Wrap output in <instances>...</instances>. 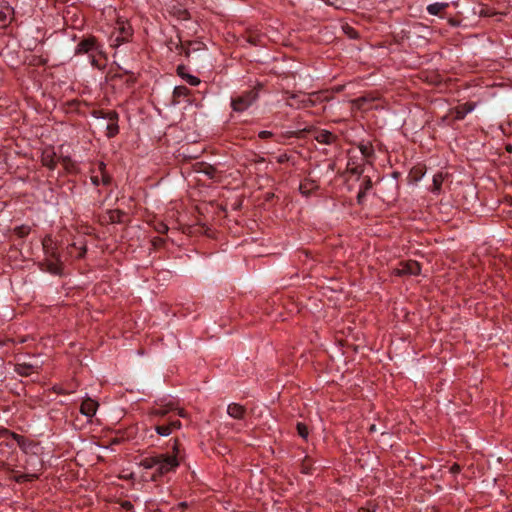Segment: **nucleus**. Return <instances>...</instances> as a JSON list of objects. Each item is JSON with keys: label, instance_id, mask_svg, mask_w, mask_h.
<instances>
[{"label": "nucleus", "instance_id": "40", "mask_svg": "<svg viewBox=\"0 0 512 512\" xmlns=\"http://www.w3.org/2000/svg\"><path fill=\"white\" fill-rule=\"evenodd\" d=\"M100 180L103 185H108L111 182L110 176L108 174H106L105 172L102 173V177Z\"/></svg>", "mask_w": 512, "mask_h": 512}, {"label": "nucleus", "instance_id": "51", "mask_svg": "<svg viewBox=\"0 0 512 512\" xmlns=\"http://www.w3.org/2000/svg\"><path fill=\"white\" fill-rule=\"evenodd\" d=\"M178 414H179V416H181V417H184V416H185V413H184V410H183V409H179V410H178Z\"/></svg>", "mask_w": 512, "mask_h": 512}, {"label": "nucleus", "instance_id": "4", "mask_svg": "<svg viewBox=\"0 0 512 512\" xmlns=\"http://www.w3.org/2000/svg\"><path fill=\"white\" fill-rule=\"evenodd\" d=\"M101 46L97 43L95 37H88L81 40L76 47L75 54H87L90 55L94 52H100Z\"/></svg>", "mask_w": 512, "mask_h": 512}, {"label": "nucleus", "instance_id": "31", "mask_svg": "<svg viewBox=\"0 0 512 512\" xmlns=\"http://www.w3.org/2000/svg\"><path fill=\"white\" fill-rule=\"evenodd\" d=\"M297 432L299 434V436H301L303 439H307L308 438V427L303 424V423H298L297 424Z\"/></svg>", "mask_w": 512, "mask_h": 512}, {"label": "nucleus", "instance_id": "25", "mask_svg": "<svg viewBox=\"0 0 512 512\" xmlns=\"http://www.w3.org/2000/svg\"><path fill=\"white\" fill-rule=\"evenodd\" d=\"M78 387V383H76L75 385H73V387H71L69 390L67 389H64L62 386L60 385H55L53 386V391L57 394H60V395H68V394H72L76 391Z\"/></svg>", "mask_w": 512, "mask_h": 512}, {"label": "nucleus", "instance_id": "32", "mask_svg": "<svg viewBox=\"0 0 512 512\" xmlns=\"http://www.w3.org/2000/svg\"><path fill=\"white\" fill-rule=\"evenodd\" d=\"M170 456H176L177 460L180 461L181 453H180V442L178 439H174V443L172 446V454Z\"/></svg>", "mask_w": 512, "mask_h": 512}, {"label": "nucleus", "instance_id": "45", "mask_svg": "<svg viewBox=\"0 0 512 512\" xmlns=\"http://www.w3.org/2000/svg\"><path fill=\"white\" fill-rule=\"evenodd\" d=\"M15 341L13 339L7 338L5 340H0V345H7L8 343H14Z\"/></svg>", "mask_w": 512, "mask_h": 512}, {"label": "nucleus", "instance_id": "21", "mask_svg": "<svg viewBox=\"0 0 512 512\" xmlns=\"http://www.w3.org/2000/svg\"><path fill=\"white\" fill-rule=\"evenodd\" d=\"M30 232H31V227L29 225H25V224L17 226L13 229V233L19 238H24V237L28 236Z\"/></svg>", "mask_w": 512, "mask_h": 512}, {"label": "nucleus", "instance_id": "54", "mask_svg": "<svg viewBox=\"0 0 512 512\" xmlns=\"http://www.w3.org/2000/svg\"><path fill=\"white\" fill-rule=\"evenodd\" d=\"M19 343H24L25 342V339L24 338H21L18 340Z\"/></svg>", "mask_w": 512, "mask_h": 512}, {"label": "nucleus", "instance_id": "5", "mask_svg": "<svg viewBox=\"0 0 512 512\" xmlns=\"http://www.w3.org/2000/svg\"><path fill=\"white\" fill-rule=\"evenodd\" d=\"M421 272L420 264L414 260L400 262L399 266L394 269V273L398 276L403 275H419Z\"/></svg>", "mask_w": 512, "mask_h": 512}, {"label": "nucleus", "instance_id": "13", "mask_svg": "<svg viewBox=\"0 0 512 512\" xmlns=\"http://www.w3.org/2000/svg\"><path fill=\"white\" fill-rule=\"evenodd\" d=\"M42 248L45 256L59 255L57 246L51 235H46L42 239Z\"/></svg>", "mask_w": 512, "mask_h": 512}, {"label": "nucleus", "instance_id": "35", "mask_svg": "<svg viewBox=\"0 0 512 512\" xmlns=\"http://www.w3.org/2000/svg\"><path fill=\"white\" fill-rule=\"evenodd\" d=\"M411 174L414 176L415 180L418 181L424 176V172L421 167H416L411 171Z\"/></svg>", "mask_w": 512, "mask_h": 512}, {"label": "nucleus", "instance_id": "27", "mask_svg": "<svg viewBox=\"0 0 512 512\" xmlns=\"http://www.w3.org/2000/svg\"><path fill=\"white\" fill-rule=\"evenodd\" d=\"M0 437H12L14 440L17 441L18 444H20L23 440V437L21 435H18L14 432H10L7 429H2L0 431Z\"/></svg>", "mask_w": 512, "mask_h": 512}, {"label": "nucleus", "instance_id": "9", "mask_svg": "<svg viewBox=\"0 0 512 512\" xmlns=\"http://www.w3.org/2000/svg\"><path fill=\"white\" fill-rule=\"evenodd\" d=\"M98 407L99 403L96 400L87 396L81 403L80 413L90 419L93 416H95Z\"/></svg>", "mask_w": 512, "mask_h": 512}, {"label": "nucleus", "instance_id": "7", "mask_svg": "<svg viewBox=\"0 0 512 512\" xmlns=\"http://www.w3.org/2000/svg\"><path fill=\"white\" fill-rule=\"evenodd\" d=\"M42 367V362H21L15 365V372L20 376H30L34 373H38Z\"/></svg>", "mask_w": 512, "mask_h": 512}, {"label": "nucleus", "instance_id": "33", "mask_svg": "<svg viewBox=\"0 0 512 512\" xmlns=\"http://www.w3.org/2000/svg\"><path fill=\"white\" fill-rule=\"evenodd\" d=\"M377 505L374 503H367L366 506H362L359 508V512H376Z\"/></svg>", "mask_w": 512, "mask_h": 512}, {"label": "nucleus", "instance_id": "29", "mask_svg": "<svg viewBox=\"0 0 512 512\" xmlns=\"http://www.w3.org/2000/svg\"><path fill=\"white\" fill-rule=\"evenodd\" d=\"M36 478H37L36 474H20V475L15 476V481L18 483H23L26 481H33Z\"/></svg>", "mask_w": 512, "mask_h": 512}, {"label": "nucleus", "instance_id": "39", "mask_svg": "<svg viewBox=\"0 0 512 512\" xmlns=\"http://www.w3.org/2000/svg\"><path fill=\"white\" fill-rule=\"evenodd\" d=\"M273 133L271 131H267V130H263V131H260L258 136L261 138V139H267V138H270L272 137Z\"/></svg>", "mask_w": 512, "mask_h": 512}, {"label": "nucleus", "instance_id": "57", "mask_svg": "<svg viewBox=\"0 0 512 512\" xmlns=\"http://www.w3.org/2000/svg\"><path fill=\"white\" fill-rule=\"evenodd\" d=\"M348 34L350 35V37L354 36L353 34H351V31H348Z\"/></svg>", "mask_w": 512, "mask_h": 512}, {"label": "nucleus", "instance_id": "50", "mask_svg": "<svg viewBox=\"0 0 512 512\" xmlns=\"http://www.w3.org/2000/svg\"><path fill=\"white\" fill-rule=\"evenodd\" d=\"M182 49H183V51H184L185 56H186V57H189V55H190V51H189V49H184L183 47H182Z\"/></svg>", "mask_w": 512, "mask_h": 512}, {"label": "nucleus", "instance_id": "48", "mask_svg": "<svg viewBox=\"0 0 512 512\" xmlns=\"http://www.w3.org/2000/svg\"><path fill=\"white\" fill-rule=\"evenodd\" d=\"M369 431H370L371 433L376 432V431H377L376 425H375V424H372V425L369 427Z\"/></svg>", "mask_w": 512, "mask_h": 512}, {"label": "nucleus", "instance_id": "56", "mask_svg": "<svg viewBox=\"0 0 512 512\" xmlns=\"http://www.w3.org/2000/svg\"><path fill=\"white\" fill-rule=\"evenodd\" d=\"M0 20H4V15L0 13Z\"/></svg>", "mask_w": 512, "mask_h": 512}, {"label": "nucleus", "instance_id": "43", "mask_svg": "<svg viewBox=\"0 0 512 512\" xmlns=\"http://www.w3.org/2000/svg\"><path fill=\"white\" fill-rule=\"evenodd\" d=\"M91 182H92L93 185L99 186L100 183H101V180H100V178L98 176H92L91 177Z\"/></svg>", "mask_w": 512, "mask_h": 512}, {"label": "nucleus", "instance_id": "20", "mask_svg": "<svg viewBox=\"0 0 512 512\" xmlns=\"http://www.w3.org/2000/svg\"><path fill=\"white\" fill-rule=\"evenodd\" d=\"M444 181V176L442 173H437L433 176L432 181V189L431 191L435 194H439L441 191V187Z\"/></svg>", "mask_w": 512, "mask_h": 512}, {"label": "nucleus", "instance_id": "24", "mask_svg": "<svg viewBox=\"0 0 512 512\" xmlns=\"http://www.w3.org/2000/svg\"><path fill=\"white\" fill-rule=\"evenodd\" d=\"M61 163L67 172L73 173L76 171V164L69 156L62 157Z\"/></svg>", "mask_w": 512, "mask_h": 512}, {"label": "nucleus", "instance_id": "49", "mask_svg": "<svg viewBox=\"0 0 512 512\" xmlns=\"http://www.w3.org/2000/svg\"><path fill=\"white\" fill-rule=\"evenodd\" d=\"M99 169H100L101 173L105 172L104 171L105 170V164L103 162H100Z\"/></svg>", "mask_w": 512, "mask_h": 512}, {"label": "nucleus", "instance_id": "36", "mask_svg": "<svg viewBox=\"0 0 512 512\" xmlns=\"http://www.w3.org/2000/svg\"><path fill=\"white\" fill-rule=\"evenodd\" d=\"M372 187V180L370 177H365L362 182V189L363 191H368Z\"/></svg>", "mask_w": 512, "mask_h": 512}, {"label": "nucleus", "instance_id": "44", "mask_svg": "<svg viewBox=\"0 0 512 512\" xmlns=\"http://www.w3.org/2000/svg\"><path fill=\"white\" fill-rule=\"evenodd\" d=\"M5 379V368L3 364H0V382Z\"/></svg>", "mask_w": 512, "mask_h": 512}, {"label": "nucleus", "instance_id": "42", "mask_svg": "<svg viewBox=\"0 0 512 512\" xmlns=\"http://www.w3.org/2000/svg\"><path fill=\"white\" fill-rule=\"evenodd\" d=\"M93 115L96 118H105L106 119V113L104 111H102V110L94 111Z\"/></svg>", "mask_w": 512, "mask_h": 512}, {"label": "nucleus", "instance_id": "37", "mask_svg": "<svg viewBox=\"0 0 512 512\" xmlns=\"http://www.w3.org/2000/svg\"><path fill=\"white\" fill-rule=\"evenodd\" d=\"M156 230L157 232L164 234L168 232L169 228L165 223L161 222L157 224Z\"/></svg>", "mask_w": 512, "mask_h": 512}, {"label": "nucleus", "instance_id": "38", "mask_svg": "<svg viewBox=\"0 0 512 512\" xmlns=\"http://www.w3.org/2000/svg\"><path fill=\"white\" fill-rule=\"evenodd\" d=\"M348 167H349V171L352 173V174H356V175H360L363 170L360 166H355V167H352L350 163H348Z\"/></svg>", "mask_w": 512, "mask_h": 512}, {"label": "nucleus", "instance_id": "2", "mask_svg": "<svg viewBox=\"0 0 512 512\" xmlns=\"http://www.w3.org/2000/svg\"><path fill=\"white\" fill-rule=\"evenodd\" d=\"M262 85L258 83L250 90L244 91L240 95L231 98V108L233 111L242 113L249 109L259 98V92Z\"/></svg>", "mask_w": 512, "mask_h": 512}, {"label": "nucleus", "instance_id": "17", "mask_svg": "<svg viewBox=\"0 0 512 512\" xmlns=\"http://www.w3.org/2000/svg\"><path fill=\"white\" fill-rule=\"evenodd\" d=\"M315 139L322 144H332L336 140V136L327 130H322L317 133Z\"/></svg>", "mask_w": 512, "mask_h": 512}, {"label": "nucleus", "instance_id": "53", "mask_svg": "<svg viewBox=\"0 0 512 512\" xmlns=\"http://www.w3.org/2000/svg\"><path fill=\"white\" fill-rule=\"evenodd\" d=\"M179 507H182V508L186 507V503L185 502L179 503Z\"/></svg>", "mask_w": 512, "mask_h": 512}, {"label": "nucleus", "instance_id": "14", "mask_svg": "<svg viewBox=\"0 0 512 512\" xmlns=\"http://www.w3.org/2000/svg\"><path fill=\"white\" fill-rule=\"evenodd\" d=\"M175 409L174 404L172 402H169L165 405H162L160 403H156L150 411V415L152 416H159L163 417L166 414H168L170 411H173Z\"/></svg>", "mask_w": 512, "mask_h": 512}, {"label": "nucleus", "instance_id": "1", "mask_svg": "<svg viewBox=\"0 0 512 512\" xmlns=\"http://www.w3.org/2000/svg\"><path fill=\"white\" fill-rule=\"evenodd\" d=\"M139 466L145 470H153L151 480L157 481L167 473L175 471L179 466V460L168 453L153 454L141 459Z\"/></svg>", "mask_w": 512, "mask_h": 512}, {"label": "nucleus", "instance_id": "28", "mask_svg": "<svg viewBox=\"0 0 512 512\" xmlns=\"http://www.w3.org/2000/svg\"><path fill=\"white\" fill-rule=\"evenodd\" d=\"M0 437H12L14 440L17 441L18 444H20L23 440V437L21 435H18L14 432H10L7 429H2L0 431Z\"/></svg>", "mask_w": 512, "mask_h": 512}, {"label": "nucleus", "instance_id": "18", "mask_svg": "<svg viewBox=\"0 0 512 512\" xmlns=\"http://www.w3.org/2000/svg\"><path fill=\"white\" fill-rule=\"evenodd\" d=\"M448 3L446 2H435L432 4H429L427 6V12L430 15H440L443 10H445L448 7Z\"/></svg>", "mask_w": 512, "mask_h": 512}, {"label": "nucleus", "instance_id": "19", "mask_svg": "<svg viewBox=\"0 0 512 512\" xmlns=\"http://www.w3.org/2000/svg\"><path fill=\"white\" fill-rule=\"evenodd\" d=\"M358 148H359L362 156L366 160H368L369 158H371L374 155V149H373L372 144H370V143H363V142H361L358 145Z\"/></svg>", "mask_w": 512, "mask_h": 512}, {"label": "nucleus", "instance_id": "22", "mask_svg": "<svg viewBox=\"0 0 512 512\" xmlns=\"http://www.w3.org/2000/svg\"><path fill=\"white\" fill-rule=\"evenodd\" d=\"M316 188L317 185H315L314 181H304L299 186L300 192L305 196H308L309 193Z\"/></svg>", "mask_w": 512, "mask_h": 512}, {"label": "nucleus", "instance_id": "11", "mask_svg": "<svg viewBox=\"0 0 512 512\" xmlns=\"http://www.w3.org/2000/svg\"><path fill=\"white\" fill-rule=\"evenodd\" d=\"M41 163L50 170H54L57 165L56 152L52 147L43 149L41 154Z\"/></svg>", "mask_w": 512, "mask_h": 512}, {"label": "nucleus", "instance_id": "58", "mask_svg": "<svg viewBox=\"0 0 512 512\" xmlns=\"http://www.w3.org/2000/svg\"><path fill=\"white\" fill-rule=\"evenodd\" d=\"M348 34L350 35V37L354 36L353 34H351V31H348Z\"/></svg>", "mask_w": 512, "mask_h": 512}, {"label": "nucleus", "instance_id": "26", "mask_svg": "<svg viewBox=\"0 0 512 512\" xmlns=\"http://www.w3.org/2000/svg\"><path fill=\"white\" fill-rule=\"evenodd\" d=\"M190 90L186 87V86H183V85H180V86H176L173 90V95L174 97H186L188 96Z\"/></svg>", "mask_w": 512, "mask_h": 512}, {"label": "nucleus", "instance_id": "23", "mask_svg": "<svg viewBox=\"0 0 512 512\" xmlns=\"http://www.w3.org/2000/svg\"><path fill=\"white\" fill-rule=\"evenodd\" d=\"M107 214L111 223H120L122 221L123 212L119 209L109 210Z\"/></svg>", "mask_w": 512, "mask_h": 512}, {"label": "nucleus", "instance_id": "15", "mask_svg": "<svg viewBox=\"0 0 512 512\" xmlns=\"http://www.w3.org/2000/svg\"><path fill=\"white\" fill-rule=\"evenodd\" d=\"M187 67L185 65H178L177 74L184 79L189 85L197 86L200 84V79L192 74L186 73Z\"/></svg>", "mask_w": 512, "mask_h": 512}, {"label": "nucleus", "instance_id": "16", "mask_svg": "<svg viewBox=\"0 0 512 512\" xmlns=\"http://www.w3.org/2000/svg\"><path fill=\"white\" fill-rule=\"evenodd\" d=\"M227 413L230 417L240 420L244 418L246 409L243 405L238 403H231L227 407Z\"/></svg>", "mask_w": 512, "mask_h": 512}, {"label": "nucleus", "instance_id": "3", "mask_svg": "<svg viewBox=\"0 0 512 512\" xmlns=\"http://www.w3.org/2000/svg\"><path fill=\"white\" fill-rule=\"evenodd\" d=\"M39 266L41 270L54 275H60L62 273V261L60 259V255L45 256Z\"/></svg>", "mask_w": 512, "mask_h": 512}, {"label": "nucleus", "instance_id": "52", "mask_svg": "<svg viewBox=\"0 0 512 512\" xmlns=\"http://www.w3.org/2000/svg\"><path fill=\"white\" fill-rule=\"evenodd\" d=\"M1 445H5V446H7V447H10L9 443H8V442H4V441H1V442H0V446H1Z\"/></svg>", "mask_w": 512, "mask_h": 512}, {"label": "nucleus", "instance_id": "6", "mask_svg": "<svg viewBox=\"0 0 512 512\" xmlns=\"http://www.w3.org/2000/svg\"><path fill=\"white\" fill-rule=\"evenodd\" d=\"M117 31L112 35L114 46H120L122 43L129 41L132 36V28L125 23H118Z\"/></svg>", "mask_w": 512, "mask_h": 512}, {"label": "nucleus", "instance_id": "10", "mask_svg": "<svg viewBox=\"0 0 512 512\" xmlns=\"http://www.w3.org/2000/svg\"><path fill=\"white\" fill-rule=\"evenodd\" d=\"M106 119L109 121L106 126V135L108 138H112L119 133L118 113L115 111H108L106 112Z\"/></svg>", "mask_w": 512, "mask_h": 512}, {"label": "nucleus", "instance_id": "34", "mask_svg": "<svg viewBox=\"0 0 512 512\" xmlns=\"http://www.w3.org/2000/svg\"><path fill=\"white\" fill-rule=\"evenodd\" d=\"M101 53H102V51L100 50V52H94V53L88 55L92 66L97 67V68L100 67V65L98 63L97 55H100Z\"/></svg>", "mask_w": 512, "mask_h": 512}, {"label": "nucleus", "instance_id": "55", "mask_svg": "<svg viewBox=\"0 0 512 512\" xmlns=\"http://www.w3.org/2000/svg\"><path fill=\"white\" fill-rule=\"evenodd\" d=\"M289 98H290V99H294V98H295V95H294V94H290Z\"/></svg>", "mask_w": 512, "mask_h": 512}, {"label": "nucleus", "instance_id": "46", "mask_svg": "<svg viewBox=\"0 0 512 512\" xmlns=\"http://www.w3.org/2000/svg\"><path fill=\"white\" fill-rule=\"evenodd\" d=\"M85 253H86V247H85V246H82V247L80 248V252H79L78 257H83V256L85 255Z\"/></svg>", "mask_w": 512, "mask_h": 512}, {"label": "nucleus", "instance_id": "12", "mask_svg": "<svg viewBox=\"0 0 512 512\" xmlns=\"http://www.w3.org/2000/svg\"><path fill=\"white\" fill-rule=\"evenodd\" d=\"M477 107V103L475 102H466L464 104L458 105L453 109L454 119L455 120H463L466 115L472 112Z\"/></svg>", "mask_w": 512, "mask_h": 512}, {"label": "nucleus", "instance_id": "47", "mask_svg": "<svg viewBox=\"0 0 512 512\" xmlns=\"http://www.w3.org/2000/svg\"><path fill=\"white\" fill-rule=\"evenodd\" d=\"M365 193H366V192H365V191H363V190H360V191H359V193H358V195H357V198H358V200H359V201H360V199H361V198H363V196L365 195Z\"/></svg>", "mask_w": 512, "mask_h": 512}, {"label": "nucleus", "instance_id": "8", "mask_svg": "<svg viewBox=\"0 0 512 512\" xmlns=\"http://www.w3.org/2000/svg\"><path fill=\"white\" fill-rule=\"evenodd\" d=\"M182 424L179 419H169L168 423L165 424H157L155 426V431L158 435L167 437L172 434L173 431L179 430Z\"/></svg>", "mask_w": 512, "mask_h": 512}, {"label": "nucleus", "instance_id": "30", "mask_svg": "<svg viewBox=\"0 0 512 512\" xmlns=\"http://www.w3.org/2000/svg\"><path fill=\"white\" fill-rule=\"evenodd\" d=\"M312 471V462L307 457L303 460L301 464V472L303 474H310Z\"/></svg>", "mask_w": 512, "mask_h": 512}, {"label": "nucleus", "instance_id": "41", "mask_svg": "<svg viewBox=\"0 0 512 512\" xmlns=\"http://www.w3.org/2000/svg\"><path fill=\"white\" fill-rule=\"evenodd\" d=\"M460 470H461L460 465H458V464H456V463H455V464H453V465L450 467V472H451L452 474H457V473H459V472H460Z\"/></svg>", "mask_w": 512, "mask_h": 512}]
</instances>
